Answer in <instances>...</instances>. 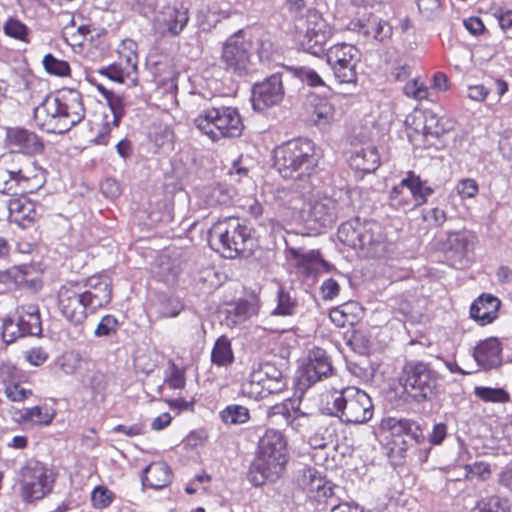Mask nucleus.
<instances>
[{"mask_svg": "<svg viewBox=\"0 0 512 512\" xmlns=\"http://www.w3.org/2000/svg\"><path fill=\"white\" fill-rule=\"evenodd\" d=\"M336 429L333 425L325 422L317 423L316 431L309 436V444L312 448H325L334 442Z\"/></svg>", "mask_w": 512, "mask_h": 512, "instance_id": "35", "label": "nucleus"}, {"mask_svg": "<svg viewBox=\"0 0 512 512\" xmlns=\"http://www.w3.org/2000/svg\"><path fill=\"white\" fill-rule=\"evenodd\" d=\"M8 210L10 220L22 226L25 221H33L36 216L35 203L26 197L10 199Z\"/></svg>", "mask_w": 512, "mask_h": 512, "instance_id": "29", "label": "nucleus"}, {"mask_svg": "<svg viewBox=\"0 0 512 512\" xmlns=\"http://www.w3.org/2000/svg\"><path fill=\"white\" fill-rule=\"evenodd\" d=\"M16 314L19 325L27 336H40L42 334L40 311L37 305H21L17 307Z\"/></svg>", "mask_w": 512, "mask_h": 512, "instance_id": "26", "label": "nucleus"}, {"mask_svg": "<svg viewBox=\"0 0 512 512\" xmlns=\"http://www.w3.org/2000/svg\"><path fill=\"white\" fill-rule=\"evenodd\" d=\"M499 149L507 159H512V131H505L499 140Z\"/></svg>", "mask_w": 512, "mask_h": 512, "instance_id": "64", "label": "nucleus"}, {"mask_svg": "<svg viewBox=\"0 0 512 512\" xmlns=\"http://www.w3.org/2000/svg\"><path fill=\"white\" fill-rule=\"evenodd\" d=\"M113 380L112 374L95 371L90 378L89 385L95 393L102 394L107 391Z\"/></svg>", "mask_w": 512, "mask_h": 512, "instance_id": "49", "label": "nucleus"}, {"mask_svg": "<svg viewBox=\"0 0 512 512\" xmlns=\"http://www.w3.org/2000/svg\"><path fill=\"white\" fill-rule=\"evenodd\" d=\"M17 379H18L17 368L9 362H1L0 363V380L5 385V387L10 383L16 382Z\"/></svg>", "mask_w": 512, "mask_h": 512, "instance_id": "58", "label": "nucleus"}, {"mask_svg": "<svg viewBox=\"0 0 512 512\" xmlns=\"http://www.w3.org/2000/svg\"><path fill=\"white\" fill-rule=\"evenodd\" d=\"M475 510L477 512H510V506L507 499L489 496L479 500Z\"/></svg>", "mask_w": 512, "mask_h": 512, "instance_id": "43", "label": "nucleus"}, {"mask_svg": "<svg viewBox=\"0 0 512 512\" xmlns=\"http://www.w3.org/2000/svg\"><path fill=\"white\" fill-rule=\"evenodd\" d=\"M82 94L75 89H63L47 95L34 108V121L43 131L64 134L85 117Z\"/></svg>", "mask_w": 512, "mask_h": 512, "instance_id": "2", "label": "nucleus"}, {"mask_svg": "<svg viewBox=\"0 0 512 512\" xmlns=\"http://www.w3.org/2000/svg\"><path fill=\"white\" fill-rule=\"evenodd\" d=\"M295 29L301 36L300 44L306 52L314 56L324 53L331 31L317 10H306V17L299 18Z\"/></svg>", "mask_w": 512, "mask_h": 512, "instance_id": "12", "label": "nucleus"}, {"mask_svg": "<svg viewBox=\"0 0 512 512\" xmlns=\"http://www.w3.org/2000/svg\"><path fill=\"white\" fill-rule=\"evenodd\" d=\"M359 309V304L355 301L343 303L332 308L329 313L331 321L338 327H345L353 324L355 311Z\"/></svg>", "mask_w": 512, "mask_h": 512, "instance_id": "33", "label": "nucleus"}, {"mask_svg": "<svg viewBox=\"0 0 512 512\" xmlns=\"http://www.w3.org/2000/svg\"><path fill=\"white\" fill-rule=\"evenodd\" d=\"M298 306L295 291L280 286L276 293V306L271 311V316H294L297 313Z\"/></svg>", "mask_w": 512, "mask_h": 512, "instance_id": "30", "label": "nucleus"}, {"mask_svg": "<svg viewBox=\"0 0 512 512\" xmlns=\"http://www.w3.org/2000/svg\"><path fill=\"white\" fill-rule=\"evenodd\" d=\"M315 144L308 139H295L273 150V167L285 180L297 183L305 189L315 177L320 160Z\"/></svg>", "mask_w": 512, "mask_h": 512, "instance_id": "3", "label": "nucleus"}, {"mask_svg": "<svg viewBox=\"0 0 512 512\" xmlns=\"http://www.w3.org/2000/svg\"><path fill=\"white\" fill-rule=\"evenodd\" d=\"M454 122L450 119L440 118L433 112H427L424 117V134L433 137H440L451 130Z\"/></svg>", "mask_w": 512, "mask_h": 512, "instance_id": "34", "label": "nucleus"}, {"mask_svg": "<svg viewBox=\"0 0 512 512\" xmlns=\"http://www.w3.org/2000/svg\"><path fill=\"white\" fill-rule=\"evenodd\" d=\"M381 427L390 433L391 457L403 459L413 446L426 443L421 424L412 419L388 417L382 420Z\"/></svg>", "mask_w": 512, "mask_h": 512, "instance_id": "10", "label": "nucleus"}, {"mask_svg": "<svg viewBox=\"0 0 512 512\" xmlns=\"http://www.w3.org/2000/svg\"><path fill=\"white\" fill-rule=\"evenodd\" d=\"M284 97L282 75L275 73L252 88V105L254 110L263 111L279 104Z\"/></svg>", "mask_w": 512, "mask_h": 512, "instance_id": "18", "label": "nucleus"}, {"mask_svg": "<svg viewBox=\"0 0 512 512\" xmlns=\"http://www.w3.org/2000/svg\"><path fill=\"white\" fill-rule=\"evenodd\" d=\"M100 188L102 193L107 197L114 199L118 197L121 194V188L119 183L113 179V178H106L104 179L101 184Z\"/></svg>", "mask_w": 512, "mask_h": 512, "instance_id": "60", "label": "nucleus"}, {"mask_svg": "<svg viewBox=\"0 0 512 512\" xmlns=\"http://www.w3.org/2000/svg\"><path fill=\"white\" fill-rule=\"evenodd\" d=\"M42 176L32 174L30 166L24 168H11L7 157L0 159V192L17 195L31 192L42 184Z\"/></svg>", "mask_w": 512, "mask_h": 512, "instance_id": "16", "label": "nucleus"}, {"mask_svg": "<svg viewBox=\"0 0 512 512\" xmlns=\"http://www.w3.org/2000/svg\"><path fill=\"white\" fill-rule=\"evenodd\" d=\"M474 394L485 402L505 403L509 400V394L503 388L476 386Z\"/></svg>", "mask_w": 512, "mask_h": 512, "instance_id": "44", "label": "nucleus"}, {"mask_svg": "<svg viewBox=\"0 0 512 512\" xmlns=\"http://www.w3.org/2000/svg\"><path fill=\"white\" fill-rule=\"evenodd\" d=\"M56 475L42 462L30 459L21 469L22 497L27 502L43 499L48 495L55 482Z\"/></svg>", "mask_w": 512, "mask_h": 512, "instance_id": "11", "label": "nucleus"}, {"mask_svg": "<svg viewBox=\"0 0 512 512\" xmlns=\"http://www.w3.org/2000/svg\"><path fill=\"white\" fill-rule=\"evenodd\" d=\"M171 479V469L165 462H153L143 470V485L153 489H161L167 486Z\"/></svg>", "mask_w": 512, "mask_h": 512, "instance_id": "28", "label": "nucleus"}, {"mask_svg": "<svg viewBox=\"0 0 512 512\" xmlns=\"http://www.w3.org/2000/svg\"><path fill=\"white\" fill-rule=\"evenodd\" d=\"M118 321L113 315L102 317L95 329V336L103 337L115 334L117 331Z\"/></svg>", "mask_w": 512, "mask_h": 512, "instance_id": "55", "label": "nucleus"}, {"mask_svg": "<svg viewBox=\"0 0 512 512\" xmlns=\"http://www.w3.org/2000/svg\"><path fill=\"white\" fill-rule=\"evenodd\" d=\"M253 373L256 381H263L268 392L277 393L286 386L282 370L273 363L260 364L257 369L253 370Z\"/></svg>", "mask_w": 512, "mask_h": 512, "instance_id": "27", "label": "nucleus"}, {"mask_svg": "<svg viewBox=\"0 0 512 512\" xmlns=\"http://www.w3.org/2000/svg\"><path fill=\"white\" fill-rule=\"evenodd\" d=\"M45 71L54 76L66 77L71 73L70 65L67 61L56 58L51 53L46 54L42 60Z\"/></svg>", "mask_w": 512, "mask_h": 512, "instance_id": "41", "label": "nucleus"}, {"mask_svg": "<svg viewBox=\"0 0 512 512\" xmlns=\"http://www.w3.org/2000/svg\"><path fill=\"white\" fill-rule=\"evenodd\" d=\"M166 382L173 389L183 388L185 386L184 372L173 364L170 376L167 378Z\"/></svg>", "mask_w": 512, "mask_h": 512, "instance_id": "63", "label": "nucleus"}, {"mask_svg": "<svg viewBox=\"0 0 512 512\" xmlns=\"http://www.w3.org/2000/svg\"><path fill=\"white\" fill-rule=\"evenodd\" d=\"M250 41L244 38L242 30L230 36L223 46L222 63L224 69L239 77L245 76L252 71L250 59Z\"/></svg>", "mask_w": 512, "mask_h": 512, "instance_id": "14", "label": "nucleus"}, {"mask_svg": "<svg viewBox=\"0 0 512 512\" xmlns=\"http://www.w3.org/2000/svg\"><path fill=\"white\" fill-rule=\"evenodd\" d=\"M197 129L216 142L222 138L239 137L244 129L242 118L235 107H209L194 120Z\"/></svg>", "mask_w": 512, "mask_h": 512, "instance_id": "7", "label": "nucleus"}, {"mask_svg": "<svg viewBox=\"0 0 512 512\" xmlns=\"http://www.w3.org/2000/svg\"><path fill=\"white\" fill-rule=\"evenodd\" d=\"M287 460L285 436L278 430H267L258 442L257 455L249 468L248 480L256 487L266 481H276L282 475Z\"/></svg>", "mask_w": 512, "mask_h": 512, "instance_id": "4", "label": "nucleus"}, {"mask_svg": "<svg viewBox=\"0 0 512 512\" xmlns=\"http://www.w3.org/2000/svg\"><path fill=\"white\" fill-rule=\"evenodd\" d=\"M333 366L327 352L319 347L309 352L308 362L303 366L299 382L303 386H311L316 382L331 375Z\"/></svg>", "mask_w": 512, "mask_h": 512, "instance_id": "19", "label": "nucleus"}, {"mask_svg": "<svg viewBox=\"0 0 512 512\" xmlns=\"http://www.w3.org/2000/svg\"><path fill=\"white\" fill-rule=\"evenodd\" d=\"M4 32L6 35L21 41H27L28 28L18 19L10 18L4 24Z\"/></svg>", "mask_w": 512, "mask_h": 512, "instance_id": "50", "label": "nucleus"}, {"mask_svg": "<svg viewBox=\"0 0 512 512\" xmlns=\"http://www.w3.org/2000/svg\"><path fill=\"white\" fill-rule=\"evenodd\" d=\"M308 206V220L322 227L332 225L343 210L335 199L328 196L314 199Z\"/></svg>", "mask_w": 512, "mask_h": 512, "instance_id": "21", "label": "nucleus"}, {"mask_svg": "<svg viewBox=\"0 0 512 512\" xmlns=\"http://www.w3.org/2000/svg\"><path fill=\"white\" fill-rule=\"evenodd\" d=\"M303 484L311 492L319 491L322 488L324 496L327 495V490H329L330 493H332L331 488L330 487L326 488L323 485V481H322L321 477L318 476L316 471H314L312 469H308L307 471L304 472Z\"/></svg>", "mask_w": 512, "mask_h": 512, "instance_id": "54", "label": "nucleus"}, {"mask_svg": "<svg viewBox=\"0 0 512 512\" xmlns=\"http://www.w3.org/2000/svg\"><path fill=\"white\" fill-rule=\"evenodd\" d=\"M404 93L410 98L423 100L428 96V89L423 83H419L417 80H412L407 82L404 86Z\"/></svg>", "mask_w": 512, "mask_h": 512, "instance_id": "56", "label": "nucleus"}, {"mask_svg": "<svg viewBox=\"0 0 512 512\" xmlns=\"http://www.w3.org/2000/svg\"><path fill=\"white\" fill-rule=\"evenodd\" d=\"M326 59L339 83L356 82V66L360 60V53L354 45L336 44L327 50Z\"/></svg>", "mask_w": 512, "mask_h": 512, "instance_id": "15", "label": "nucleus"}, {"mask_svg": "<svg viewBox=\"0 0 512 512\" xmlns=\"http://www.w3.org/2000/svg\"><path fill=\"white\" fill-rule=\"evenodd\" d=\"M99 73L107 76L110 80L117 83H126L129 81L135 85L137 81L136 76H133L124 68L122 61H118L117 63L101 68Z\"/></svg>", "mask_w": 512, "mask_h": 512, "instance_id": "40", "label": "nucleus"}, {"mask_svg": "<svg viewBox=\"0 0 512 512\" xmlns=\"http://www.w3.org/2000/svg\"><path fill=\"white\" fill-rule=\"evenodd\" d=\"M434 189L425 185L421 178L409 171L398 185L390 191V204L396 209L413 210L427 202Z\"/></svg>", "mask_w": 512, "mask_h": 512, "instance_id": "13", "label": "nucleus"}, {"mask_svg": "<svg viewBox=\"0 0 512 512\" xmlns=\"http://www.w3.org/2000/svg\"><path fill=\"white\" fill-rule=\"evenodd\" d=\"M242 392L244 395L255 400L263 399L266 396L274 393L268 392V389H266V385L263 383V381H256L255 374L253 372L250 375V379L242 385Z\"/></svg>", "mask_w": 512, "mask_h": 512, "instance_id": "46", "label": "nucleus"}, {"mask_svg": "<svg viewBox=\"0 0 512 512\" xmlns=\"http://www.w3.org/2000/svg\"><path fill=\"white\" fill-rule=\"evenodd\" d=\"M326 398L324 410L341 423L359 425L373 417L374 406L370 396L355 386L332 388Z\"/></svg>", "mask_w": 512, "mask_h": 512, "instance_id": "5", "label": "nucleus"}, {"mask_svg": "<svg viewBox=\"0 0 512 512\" xmlns=\"http://www.w3.org/2000/svg\"><path fill=\"white\" fill-rule=\"evenodd\" d=\"M54 418V413L47 407L34 406L25 408L20 416L24 422H32L38 425H49Z\"/></svg>", "mask_w": 512, "mask_h": 512, "instance_id": "39", "label": "nucleus"}, {"mask_svg": "<svg viewBox=\"0 0 512 512\" xmlns=\"http://www.w3.org/2000/svg\"><path fill=\"white\" fill-rule=\"evenodd\" d=\"M299 405L300 401L298 399H286L282 403L272 406L270 409V415H281L287 423L292 415L297 413Z\"/></svg>", "mask_w": 512, "mask_h": 512, "instance_id": "48", "label": "nucleus"}, {"mask_svg": "<svg viewBox=\"0 0 512 512\" xmlns=\"http://www.w3.org/2000/svg\"><path fill=\"white\" fill-rule=\"evenodd\" d=\"M189 21V10L183 4L166 5L153 19V30L162 37L178 36Z\"/></svg>", "mask_w": 512, "mask_h": 512, "instance_id": "17", "label": "nucleus"}, {"mask_svg": "<svg viewBox=\"0 0 512 512\" xmlns=\"http://www.w3.org/2000/svg\"><path fill=\"white\" fill-rule=\"evenodd\" d=\"M137 44L133 40H124L119 49V61L123 62L124 68L133 76L137 73V60L136 53Z\"/></svg>", "mask_w": 512, "mask_h": 512, "instance_id": "38", "label": "nucleus"}, {"mask_svg": "<svg viewBox=\"0 0 512 512\" xmlns=\"http://www.w3.org/2000/svg\"><path fill=\"white\" fill-rule=\"evenodd\" d=\"M312 422H315V418L311 414L301 411L298 407L297 413H294L286 424L297 432H303L307 430Z\"/></svg>", "mask_w": 512, "mask_h": 512, "instance_id": "52", "label": "nucleus"}, {"mask_svg": "<svg viewBox=\"0 0 512 512\" xmlns=\"http://www.w3.org/2000/svg\"><path fill=\"white\" fill-rule=\"evenodd\" d=\"M7 142L13 151L26 154L39 153L44 148L43 143L35 133L22 128L8 129Z\"/></svg>", "mask_w": 512, "mask_h": 512, "instance_id": "23", "label": "nucleus"}, {"mask_svg": "<svg viewBox=\"0 0 512 512\" xmlns=\"http://www.w3.org/2000/svg\"><path fill=\"white\" fill-rule=\"evenodd\" d=\"M111 299V280L105 275H93L83 286H63L58 293L63 316L75 324L83 323L88 314L107 306Z\"/></svg>", "mask_w": 512, "mask_h": 512, "instance_id": "1", "label": "nucleus"}, {"mask_svg": "<svg viewBox=\"0 0 512 512\" xmlns=\"http://www.w3.org/2000/svg\"><path fill=\"white\" fill-rule=\"evenodd\" d=\"M338 239L347 246L367 250V254L377 257L385 249L381 226L375 221H361L359 218L340 225Z\"/></svg>", "mask_w": 512, "mask_h": 512, "instance_id": "8", "label": "nucleus"}, {"mask_svg": "<svg viewBox=\"0 0 512 512\" xmlns=\"http://www.w3.org/2000/svg\"><path fill=\"white\" fill-rule=\"evenodd\" d=\"M208 242L226 258L250 257L256 246L251 229L238 218H225L214 223L208 231Z\"/></svg>", "mask_w": 512, "mask_h": 512, "instance_id": "6", "label": "nucleus"}, {"mask_svg": "<svg viewBox=\"0 0 512 512\" xmlns=\"http://www.w3.org/2000/svg\"><path fill=\"white\" fill-rule=\"evenodd\" d=\"M4 393L12 402H22L33 394L30 389L24 388L18 381L8 384L4 389Z\"/></svg>", "mask_w": 512, "mask_h": 512, "instance_id": "53", "label": "nucleus"}, {"mask_svg": "<svg viewBox=\"0 0 512 512\" xmlns=\"http://www.w3.org/2000/svg\"><path fill=\"white\" fill-rule=\"evenodd\" d=\"M220 418L225 424L240 425L249 421L250 412L245 406L232 404L220 412Z\"/></svg>", "mask_w": 512, "mask_h": 512, "instance_id": "37", "label": "nucleus"}, {"mask_svg": "<svg viewBox=\"0 0 512 512\" xmlns=\"http://www.w3.org/2000/svg\"><path fill=\"white\" fill-rule=\"evenodd\" d=\"M113 497V493L104 486H97L91 493L92 504L97 509L108 507L111 504Z\"/></svg>", "mask_w": 512, "mask_h": 512, "instance_id": "51", "label": "nucleus"}, {"mask_svg": "<svg viewBox=\"0 0 512 512\" xmlns=\"http://www.w3.org/2000/svg\"><path fill=\"white\" fill-rule=\"evenodd\" d=\"M320 289L324 300H332L339 294L340 286L336 280L329 278L323 281Z\"/></svg>", "mask_w": 512, "mask_h": 512, "instance_id": "62", "label": "nucleus"}, {"mask_svg": "<svg viewBox=\"0 0 512 512\" xmlns=\"http://www.w3.org/2000/svg\"><path fill=\"white\" fill-rule=\"evenodd\" d=\"M348 162L355 170L371 173L379 167L380 157L374 146L360 147L351 152Z\"/></svg>", "mask_w": 512, "mask_h": 512, "instance_id": "25", "label": "nucleus"}, {"mask_svg": "<svg viewBox=\"0 0 512 512\" xmlns=\"http://www.w3.org/2000/svg\"><path fill=\"white\" fill-rule=\"evenodd\" d=\"M456 190L462 198H473L478 193L479 188L474 179L465 178L458 182Z\"/></svg>", "mask_w": 512, "mask_h": 512, "instance_id": "57", "label": "nucleus"}, {"mask_svg": "<svg viewBox=\"0 0 512 512\" xmlns=\"http://www.w3.org/2000/svg\"><path fill=\"white\" fill-rule=\"evenodd\" d=\"M287 9L294 19V25L301 17H306V10H313L312 8H306L304 0H288Z\"/></svg>", "mask_w": 512, "mask_h": 512, "instance_id": "59", "label": "nucleus"}, {"mask_svg": "<svg viewBox=\"0 0 512 512\" xmlns=\"http://www.w3.org/2000/svg\"><path fill=\"white\" fill-rule=\"evenodd\" d=\"M102 95L106 98L108 105L113 114V125L117 127L120 123L121 118L124 115L125 102L122 96L106 90L102 87L99 88Z\"/></svg>", "mask_w": 512, "mask_h": 512, "instance_id": "42", "label": "nucleus"}, {"mask_svg": "<svg viewBox=\"0 0 512 512\" xmlns=\"http://www.w3.org/2000/svg\"><path fill=\"white\" fill-rule=\"evenodd\" d=\"M474 359L485 370L497 368L502 363V345L498 338L490 337L477 344Z\"/></svg>", "mask_w": 512, "mask_h": 512, "instance_id": "22", "label": "nucleus"}, {"mask_svg": "<svg viewBox=\"0 0 512 512\" xmlns=\"http://www.w3.org/2000/svg\"><path fill=\"white\" fill-rule=\"evenodd\" d=\"M500 301L491 294H483L470 307L471 317L481 325L491 323L497 316Z\"/></svg>", "mask_w": 512, "mask_h": 512, "instance_id": "24", "label": "nucleus"}, {"mask_svg": "<svg viewBox=\"0 0 512 512\" xmlns=\"http://www.w3.org/2000/svg\"><path fill=\"white\" fill-rule=\"evenodd\" d=\"M405 393L416 402L431 400L435 394L438 377L428 363L419 360L406 361L400 378Z\"/></svg>", "mask_w": 512, "mask_h": 512, "instance_id": "9", "label": "nucleus"}, {"mask_svg": "<svg viewBox=\"0 0 512 512\" xmlns=\"http://www.w3.org/2000/svg\"><path fill=\"white\" fill-rule=\"evenodd\" d=\"M312 119L319 128H328L335 120V109L333 105L325 99H320L314 106Z\"/></svg>", "mask_w": 512, "mask_h": 512, "instance_id": "36", "label": "nucleus"}, {"mask_svg": "<svg viewBox=\"0 0 512 512\" xmlns=\"http://www.w3.org/2000/svg\"><path fill=\"white\" fill-rule=\"evenodd\" d=\"M27 336L24 333L22 327L19 325V321L16 322L11 318H6L2 325V338L6 343H12L19 337Z\"/></svg>", "mask_w": 512, "mask_h": 512, "instance_id": "47", "label": "nucleus"}, {"mask_svg": "<svg viewBox=\"0 0 512 512\" xmlns=\"http://www.w3.org/2000/svg\"><path fill=\"white\" fill-rule=\"evenodd\" d=\"M257 312L258 306L256 303L247 300H241L227 309V316L225 321L227 326H236L245 322L250 317L257 314Z\"/></svg>", "mask_w": 512, "mask_h": 512, "instance_id": "31", "label": "nucleus"}, {"mask_svg": "<svg viewBox=\"0 0 512 512\" xmlns=\"http://www.w3.org/2000/svg\"><path fill=\"white\" fill-rule=\"evenodd\" d=\"M423 218L426 222L435 227L442 226L447 219L445 211L437 207L428 210L423 215Z\"/></svg>", "mask_w": 512, "mask_h": 512, "instance_id": "61", "label": "nucleus"}, {"mask_svg": "<svg viewBox=\"0 0 512 512\" xmlns=\"http://www.w3.org/2000/svg\"><path fill=\"white\" fill-rule=\"evenodd\" d=\"M473 235L467 231L452 232L448 235L447 245L459 255H464L469 247Z\"/></svg>", "mask_w": 512, "mask_h": 512, "instance_id": "45", "label": "nucleus"}, {"mask_svg": "<svg viewBox=\"0 0 512 512\" xmlns=\"http://www.w3.org/2000/svg\"><path fill=\"white\" fill-rule=\"evenodd\" d=\"M211 361L217 366H228L233 363L234 355L231 341L227 336H220L212 349Z\"/></svg>", "mask_w": 512, "mask_h": 512, "instance_id": "32", "label": "nucleus"}, {"mask_svg": "<svg viewBox=\"0 0 512 512\" xmlns=\"http://www.w3.org/2000/svg\"><path fill=\"white\" fill-rule=\"evenodd\" d=\"M350 30L361 34L366 39H372L385 44L392 37V26L382 18L370 14L350 23Z\"/></svg>", "mask_w": 512, "mask_h": 512, "instance_id": "20", "label": "nucleus"}]
</instances>
